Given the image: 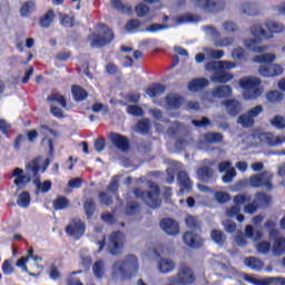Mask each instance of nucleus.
Segmentation results:
<instances>
[{
  "instance_id": "obj_19",
  "label": "nucleus",
  "mask_w": 285,
  "mask_h": 285,
  "mask_svg": "<svg viewBox=\"0 0 285 285\" xmlns=\"http://www.w3.org/2000/svg\"><path fill=\"white\" fill-rule=\"evenodd\" d=\"M222 106L226 108L227 114L232 117H237L243 109L242 104L237 99L224 100Z\"/></svg>"
},
{
  "instance_id": "obj_44",
  "label": "nucleus",
  "mask_w": 285,
  "mask_h": 285,
  "mask_svg": "<svg viewBox=\"0 0 285 285\" xmlns=\"http://www.w3.org/2000/svg\"><path fill=\"white\" fill-rule=\"evenodd\" d=\"M269 125H272L277 130L285 129V118L282 115H275L272 120H269Z\"/></svg>"
},
{
  "instance_id": "obj_29",
  "label": "nucleus",
  "mask_w": 285,
  "mask_h": 285,
  "mask_svg": "<svg viewBox=\"0 0 285 285\" xmlns=\"http://www.w3.org/2000/svg\"><path fill=\"white\" fill-rule=\"evenodd\" d=\"M166 92V87L161 83H153L150 87L146 89V94L150 98H158L159 96Z\"/></svg>"
},
{
  "instance_id": "obj_1",
  "label": "nucleus",
  "mask_w": 285,
  "mask_h": 285,
  "mask_svg": "<svg viewBox=\"0 0 285 285\" xmlns=\"http://www.w3.org/2000/svg\"><path fill=\"white\" fill-rule=\"evenodd\" d=\"M138 268V258L135 255L126 256L125 261H116L112 266L115 276L121 279H130Z\"/></svg>"
},
{
  "instance_id": "obj_11",
  "label": "nucleus",
  "mask_w": 285,
  "mask_h": 285,
  "mask_svg": "<svg viewBox=\"0 0 285 285\" xmlns=\"http://www.w3.org/2000/svg\"><path fill=\"white\" fill-rule=\"evenodd\" d=\"M125 235L121 230H116L109 237V253L114 256L121 254L124 248Z\"/></svg>"
},
{
  "instance_id": "obj_3",
  "label": "nucleus",
  "mask_w": 285,
  "mask_h": 285,
  "mask_svg": "<svg viewBox=\"0 0 285 285\" xmlns=\"http://www.w3.org/2000/svg\"><path fill=\"white\" fill-rule=\"evenodd\" d=\"M261 79L257 77H244L238 80V85L244 90V97L247 100H255L262 96Z\"/></svg>"
},
{
  "instance_id": "obj_12",
  "label": "nucleus",
  "mask_w": 285,
  "mask_h": 285,
  "mask_svg": "<svg viewBox=\"0 0 285 285\" xmlns=\"http://www.w3.org/2000/svg\"><path fill=\"white\" fill-rule=\"evenodd\" d=\"M209 68L214 70V75L210 77L214 83H229L234 76L224 70L223 67H217V62H210Z\"/></svg>"
},
{
  "instance_id": "obj_7",
  "label": "nucleus",
  "mask_w": 285,
  "mask_h": 285,
  "mask_svg": "<svg viewBox=\"0 0 285 285\" xmlns=\"http://www.w3.org/2000/svg\"><path fill=\"white\" fill-rule=\"evenodd\" d=\"M168 282L178 285H191L196 282V276L189 267L183 266L178 275L169 277Z\"/></svg>"
},
{
  "instance_id": "obj_18",
  "label": "nucleus",
  "mask_w": 285,
  "mask_h": 285,
  "mask_svg": "<svg viewBox=\"0 0 285 285\" xmlns=\"http://www.w3.org/2000/svg\"><path fill=\"white\" fill-rule=\"evenodd\" d=\"M183 242L193 249H198L203 246V239L195 232H185L183 235Z\"/></svg>"
},
{
  "instance_id": "obj_58",
  "label": "nucleus",
  "mask_w": 285,
  "mask_h": 285,
  "mask_svg": "<svg viewBox=\"0 0 285 285\" xmlns=\"http://www.w3.org/2000/svg\"><path fill=\"white\" fill-rule=\"evenodd\" d=\"M39 130H40V134H41L42 136H45L43 139H42V141H46V140H47L48 134H49V135H53V136L57 135V131H55L53 129H51L48 125H43V124L39 125Z\"/></svg>"
},
{
  "instance_id": "obj_20",
  "label": "nucleus",
  "mask_w": 285,
  "mask_h": 285,
  "mask_svg": "<svg viewBox=\"0 0 285 285\" xmlns=\"http://www.w3.org/2000/svg\"><path fill=\"white\" fill-rule=\"evenodd\" d=\"M259 43V38H249L244 40V46L247 48V50L254 53H263L268 50V47H258Z\"/></svg>"
},
{
  "instance_id": "obj_56",
  "label": "nucleus",
  "mask_w": 285,
  "mask_h": 285,
  "mask_svg": "<svg viewBox=\"0 0 285 285\" xmlns=\"http://www.w3.org/2000/svg\"><path fill=\"white\" fill-rule=\"evenodd\" d=\"M127 112L132 117H141L144 115V109L138 105H129L127 107Z\"/></svg>"
},
{
  "instance_id": "obj_49",
  "label": "nucleus",
  "mask_w": 285,
  "mask_h": 285,
  "mask_svg": "<svg viewBox=\"0 0 285 285\" xmlns=\"http://www.w3.org/2000/svg\"><path fill=\"white\" fill-rule=\"evenodd\" d=\"M60 23L65 28H72L75 27V17H70L67 13H60Z\"/></svg>"
},
{
  "instance_id": "obj_59",
  "label": "nucleus",
  "mask_w": 285,
  "mask_h": 285,
  "mask_svg": "<svg viewBox=\"0 0 285 285\" xmlns=\"http://www.w3.org/2000/svg\"><path fill=\"white\" fill-rule=\"evenodd\" d=\"M2 273L6 276H9L12 273H14V266L11 264L10 259L3 261V263H2Z\"/></svg>"
},
{
  "instance_id": "obj_30",
  "label": "nucleus",
  "mask_w": 285,
  "mask_h": 285,
  "mask_svg": "<svg viewBox=\"0 0 285 285\" xmlns=\"http://www.w3.org/2000/svg\"><path fill=\"white\" fill-rule=\"evenodd\" d=\"M245 265L254 272H261L264 267V262L257 257L248 256L245 259Z\"/></svg>"
},
{
  "instance_id": "obj_50",
  "label": "nucleus",
  "mask_w": 285,
  "mask_h": 285,
  "mask_svg": "<svg viewBox=\"0 0 285 285\" xmlns=\"http://www.w3.org/2000/svg\"><path fill=\"white\" fill-rule=\"evenodd\" d=\"M18 206L27 208L30 206V193L29 191H22L18 197Z\"/></svg>"
},
{
  "instance_id": "obj_27",
  "label": "nucleus",
  "mask_w": 285,
  "mask_h": 285,
  "mask_svg": "<svg viewBox=\"0 0 285 285\" xmlns=\"http://www.w3.org/2000/svg\"><path fill=\"white\" fill-rule=\"evenodd\" d=\"M71 92H72L73 100L77 102L85 101L89 97L88 91L78 85H73L71 87Z\"/></svg>"
},
{
  "instance_id": "obj_41",
  "label": "nucleus",
  "mask_w": 285,
  "mask_h": 285,
  "mask_svg": "<svg viewBox=\"0 0 285 285\" xmlns=\"http://www.w3.org/2000/svg\"><path fill=\"white\" fill-rule=\"evenodd\" d=\"M29 262V257L21 256L18 262H16V266L21 268L22 273L29 274L30 277H39V274L30 273L27 266Z\"/></svg>"
},
{
  "instance_id": "obj_2",
  "label": "nucleus",
  "mask_w": 285,
  "mask_h": 285,
  "mask_svg": "<svg viewBox=\"0 0 285 285\" xmlns=\"http://www.w3.org/2000/svg\"><path fill=\"white\" fill-rule=\"evenodd\" d=\"M149 189L150 190L134 188L132 195L137 199H141L142 202H145V204L147 206H149L150 208H153V209L158 208L159 206L163 205V200H160V198H159L160 188L156 183L151 181L149 184Z\"/></svg>"
},
{
  "instance_id": "obj_31",
  "label": "nucleus",
  "mask_w": 285,
  "mask_h": 285,
  "mask_svg": "<svg viewBox=\"0 0 285 285\" xmlns=\"http://www.w3.org/2000/svg\"><path fill=\"white\" fill-rule=\"evenodd\" d=\"M267 102L277 105L281 104L284 100V94L279 90H269L267 91L265 96Z\"/></svg>"
},
{
  "instance_id": "obj_9",
  "label": "nucleus",
  "mask_w": 285,
  "mask_h": 285,
  "mask_svg": "<svg viewBox=\"0 0 285 285\" xmlns=\"http://www.w3.org/2000/svg\"><path fill=\"white\" fill-rule=\"evenodd\" d=\"M196 8H202L207 13H219L225 4L222 0H191Z\"/></svg>"
},
{
  "instance_id": "obj_61",
  "label": "nucleus",
  "mask_w": 285,
  "mask_h": 285,
  "mask_svg": "<svg viewBox=\"0 0 285 285\" xmlns=\"http://www.w3.org/2000/svg\"><path fill=\"white\" fill-rule=\"evenodd\" d=\"M48 275H49V278H51L53 282L61 278V273L59 272L57 265H51V267H49Z\"/></svg>"
},
{
  "instance_id": "obj_8",
  "label": "nucleus",
  "mask_w": 285,
  "mask_h": 285,
  "mask_svg": "<svg viewBox=\"0 0 285 285\" xmlns=\"http://www.w3.org/2000/svg\"><path fill=\"white\" fill-rule=\"evenodd\" d=\"M263 111V106L256 105L252 109L247 110L246 114L238 116L237 122L240 124L243 128H252L255 124L254 119L258 118Z\"/></svg>"
},
{
  "instance_id": "obj_47",
  "label": "nucleus",
  "mask_w": 285,
  "mask_h": 285,
  "mask_svg": "<svg viewBox=\"0 0 285 285\" xmlns=\"http://www.w3.org/2000/svg\"><path fill=\"white\" fill-rule=\"evenodd\" d=\"M141 210V205L137 202H130L125 209L126 215L134 216Z\"/></svg>"
},
{
  "instance_id": "obj_5",
  "label": "nucleus",
  "mask_w": 285,
  "mask_h": 285,
  "mask_svg": "<svg viewBox=\"0 0 285 285\" xmlns=\"http://www.w3.org/2000/svg\"><path fill=\"white\" fill-rule=\"evenodd\" d=\"M273 178L274 175L271 171H261L249 176L248 185L253 188H264L267 191H272L274 189Z\"/></svg>"
},
{
  "instance_id": "obj_15",
  "label": "nucleus",
  "mask_w": 285,
  "mask_h": 285,
  "mask_svg": "<svg viewBox=\"0 0 285 285\" xmlns=\"http://www.w3.org/2000/svg\"><path fill=\"white\" fill-rule=\"evenodd\" d=\"M159 225L167 235L176 236L179 234V224L174 218H161Z\"/></svg>"
},
{
  "instance_id": "obj_21",
  "label": "nucleus",
  "mask_w": 285,
  "mask_h": 285,
  "mask_svg": "<svg viewBox=\"0 0 285 285\" xmlns=\"http://www.w3.org/2000/svg\"><path fill=\"white\" fill-rule=\"evenodd\" d=\"M233 89L229 86H219L212 89L210 95L214 99H227L232 96Z\"/></svg>"
},
{
  "instance_id": "obj_33",
  "label": "nucleus",
  "mask_w": 285,
  "mask_h": 285,
  "mask_svg": "<svg viewBox=\"0 0 285 285\" xmlns=\"http://www.w3.org/2000/svg\"><path fill=\"white\" fill-rule=\"evenodd\" d=\"M175 266L176 265L173 261H169L168 258H160L158 269L160 273L168 274L174 272Z\"/></svg>"
},
{
  "instance_id": "obj_13",
  "label": "nucleus",
  "mask_w": 285,
  "mask_h": 285,
  "mask_svg": "<svg viewBox=\"0 0 285 285\" xmlns=\"http://www.w3.org/2000/svg\"><path fill=\"white\" fill-rule=\"evenodd\" d=\"M250 202V196L245 194L236 195L234 197V206L226 209V215L229 217H235L240 214V206Z\"/></svg>"
},
{
  "instance_id": "obj_64",
  "label": "nucleus",
  "mask_w": 285,
  "mask_h": 285,
  "mask_svg": "<svg viewBox=\"0 0 285 285\" xmlns=\"http://www.w3.org/2000/svg\"><path fill=\"white\" fill-rule=\"evenodd\" d=\"M271 250V243L269 242H261L257 244V252L262 254H268Z\"/></svg>"
},
{
  "instance_id": "obj_34",
  "label": "nucleus",
  "mask_w": 285,
  "mask_h": 285,
  "mask_svg": "<svg viewBox=\"0 0 285 285\" xmlns=\"http://www.w3.org/2000/svg\"><path fill=\"white\" fill-rule=\"evenodd\" d=\"M52 206L55 210H65L70 207V200L65 196H58L52 200Z\"/></svg>"
},
{
  "instance_id": "obj_48",
  "label": "nucleus",
  "mask_w": 285,
  "mask_h": 285,
  "mask_svg": "<svg viewBox=\"0 0 285 285\" xmlns=\"http://www.w3.org/2000/svg\"><path fill=\"white\" fill-rule=\"evenodd\" d=\"M142 26V22L141 20H138V19H131V20H128L126 26H125V29L128 31V32H134V31H137L139 28H141Z\"/></svg>"
},
{
  "instance_id": "obj_40",
  "label": "nucleus",
  "mask_w": 285,
  "mask_h": 285,
  "mask_svg": "<svg viewBox=\"0 0 285 285\" xmlns=\"http://www.w3.org/2000/svg\"><path fill=\"white\" fill-rule=\"evenodd\" d=\"M224 139L223 134L219 132H209V134H204V140L207 144H220Z\"/></svg>"
},
{
  "instance_id": "obj_26",
  "label": "nucleus",
  "mask_w": 285,
  "mask_h": 285,
  "mask_svg": "<svg viewBox=\"0 0 285 285\" xmlns=\"http://www.w3.org/2000/svg\"><path fill=\"white\" fill-rule=\"evenodd\" d=\"M209 81L207 78H195L188 83V89L191 92H198L199 90L208 87Z\"/></svg>"
},
{
  "instance_id": "obj_63",
  "label": "nucleus",
  "mask_w": 285,
  "mask_h": 285,
  "mask_svg": "<svg viewBox=\"0 0 285 285\" xmlns=\"http://www.w3.org/2000/svg\"><path fill=\"white\" fill-rule=\"evenodd\" d=\"M223 27H224V30L227 32V33H234V32H237L238 31V26L237 23L233 22V21H225L223 23Z\"/></svg>"
},
{
  "instance_id": "obj_42",
  "label": "nucleus",
  "mask_w": 285,
  "mask_h": 285,
  "mask_svg": "<svg viewBox=\"0 0 285 285\" xmlns=\"http://www.w3.org/2000/svg\"><path fill=\"white\" fill-rule=\"evenodd\" d=\"M273 253L276 256H281L285 254V238H282V237L275 238Z\"/></svg>"
},
{
  "instance_id": "obj_6",
  "label": "nucleus",
  "mask_w": 285,
  "mask_h": 285,
  "mask_svg": "<svg viewBox=\"0 0 285 285\" xmlns=\"http://www.w3.org/2000/svg\"><path fill=\"white\" fill-rule=\"evenodd\" d=\"M276 59V56L274 53H264L254 57L253 61L255 63H268L269 69V78L279 76L284 72L283 67L279 65L273 63Z\"/></svg>"
},
{
  "instance_id": "obj_28",
  "label": "nucleus",
  "mask_w": 285,
  "mask_h": 285,
  "mask_svg": "<svg viewBox=\"0 0 285 285\" xmlns=\"http://www.w3.org/2000/svg\"><path fill=\"white\" fill-rule=\"evenodd\" d=\"M83 210H85L87 220H91L97 210V206L94 198L89 197L85 200Z\"/></svg>"
},
{
  "instance_id": "obj_43",
  "label": "nucleus",
  "mask_w": 285,
  "mask_h": 285,
  "mask_svg": "<svg viewBox=\"0 0 285 285\" xmlns=\"http://www.w3.org/2000/svg\"><path fill=\"white\" fill-rule=\"evenodd\" d=\"M47 101L58 102L63 109L68 108V102L66 101L65 97L59 92L52 94L51 96L47 97Z\"/></svg>"
},
{
  "instance_id": "obj_25",
  "label": "nucleus",
  "mask_w": 285,
  "mask_h": 285,
  "mask_svg": "<svg viewBox=\"0 0 285 285\" xmlns=\"http://www.w3.org/2000/svg\"><path fill=\"white\" fill-rule=\"evenodd\" d=\"M261 140H263L268 147H276L284 142L279 136H275L272 132H265L259 135Z\"/></svg>"
},
{
  "instance_id": "obj_16",
  "label": "nucleus",
  "mask_w": 285,
  "mask_h": 285,
  "mask_svg": "<svg viewBox=\"0 0 285 285\" xmlns=\"http://www.w3.org/2000/svg\"><path fill=\"white\" fill-rule=\"evenodd\" d=\"M114 39L115 35L112 32V29L107 28L105 30L104 37L97 36L96 38L91 39L90 46L92 48H100L110 45Z\"/></svg>"
},
{
  "instance_id": "obj_4",
  "label": "nucleus",
  "mask_w": 285,
  "mask_h": 285,
  "mask_svg": "<svg viewBox=\"0 0 285 285\" xmlns=\"http://www.w3.org/2000/svg\"><path fill=\"white\" fill-rule=\"evenodd\" d=\"M265 28H263L262 24L255 23L250 28L252 33L257 37V38H265V39H271L273 38L274 33H283L285 31V27L281 23H277L275 21H266Z\"/></svg>"
},
{
  "instance_id": "obj_53",
  "label": "nucleus",
  "mask_w": 285,
  "mask_h": 285,
  "mask_svg": "<svg viewBox=\"0 0 285 285\" xmlns=\"http://www.w3.org/2000/svg\"><path fill=\"white\" fill-rule=\"evenodd\" d=\"M98 197L101 205L112 206L114 198L112 196L108 195L106 191H99Z\"/></svg>"
},
{
  "instance_id": "obj_14",
  "label": "nucleus",
  "mask_w": 285,
  "mask_h": 285,
  "mask_svg": "<svg viewBox=\"0 0 285 285\" xmlns=\"http://www.w3.org/2000/svg\"><path fill=\"white\" fill-rule=\"evenodd\" d=\"M108 139L110 140L111 145L121 151H126L128 148H130V141L125 135L110 132L108 135Z\"/></svg>"
},
{
  "instance_id": "obj_24",
  "label": "nucleus",
  "mask_w": 285,
  "mask_h": 285,
  "mask_svg": "<svg viewBox=\"0 0 285 285\" xmlns=\"http://www.w3.org/2000/svg\"><path fill=\"white\" fill-rule=\"evenodd\" d=\"M256 205H258L261 208H268L272 206L273 197L264 191H258L255 195Z\"/></svg>"
},
{
  "instance_id": "obj_52",
  "label": "nucleus",
  "mask_w": 285,
  "mask_h": 285,
  "mask_svg": "<svg viewBox=\"0 0 285 285\" xmlns=\"http://www.w3.org/2000/svg\"><path fill=\"white\" fill-rule=\"evenodd\" d=\"M134 11H136L137 17L144 18L148 16L150 9L145 3H138L136 8H134Z\"/></svg>"
},
{
  "instance_id": "obj_32",
  "label": "nucleus",
  "mask_w": 285,
  "mask_h": 285,
  "mask_svg": "<svg viewBox=\"0 0 285 285\" xmlns=\"http://www.w3.org/2000/svg\"><path fill=\"white\" fill-rule=\"evenodd\" d=\"M196 175L202 181L208 183L212 179L214 171L209 166H202L198 171H196Z\"/></svg>"
},
{
  "instance_id": "obj_57",
  "label": "nucleus",
  "mask_w": 285,
  "mask_h": 285,
  "mask_svg": "<svg viewBox=\"0 0 285 285\" xmlns=\"http://www.w3.org/2000/svg\"><path fill=\"white\" fill-rule=\"evenodd\" d=\"M214 63H216V68H223V71L232 70L237 67V63L232 61H214Z\"/></svg>"
},
{
  "instance_id": "obj_60",
  "label": "nucleus",
  "mask_w": 285,
  "mask_h": 285,
  "mask_svg": "<svg viewBox=\"0 0 285 285\" xmlns=\"http://www.w3.org/2000/svg\"><path fill=\"white\" fill-rule=\"evenodd\" d=\"M234 177H237V171L235 170V168H230L229 170L225 171V175L222 179L224 184H230Z\"/></svg>"
},
{
  "instance_id": "obj_38",
  "label": "nucleus",
  "mask_w": 285,
  "mask_h": 285,
  "mask_svg": "<svg viewBox=\"0 0 285 285\" xmlns=\"http://www.w3.org/2000/svg\"><path fill=\"white\" fill-rule=\"evenodd\" d=\"M185 225L193 232L200 230L202 228L198 217L191 215H188L187 218H185Z\"/></svg>"
},
{
  "instance_id": "obj_17",
  "label": "nucleus",
  "mask_w": 285,
  "mask_h": 285,
  "mask_svg": "<svg viewBox=\"0 0 285 285\" xmlns=\"http://www.w3.org/2000/svg\"><path fill=\"white\" fill-rule=\"evenodd\" d=\"M176 179L178 180V185L181 187L178 191V196H184L186 191H191L193 181L189 179L187 171H179Z\"/></svg>"
},
{
  "instance_id": "obj_45",
  "label": "nucleus",
  "mask_w": 285,
  "mask_h": 285,
  "mask_svg": "<svg viewBox=\"0 0 285 285\" xmlns=\"http://www.w3.org/2000/svg\"><path fill=\"white\" fill-rule=\"evenodd\" d=\"M33 10H36V2L32 0L26 1L20 9L21 17H28Z\"/></svg>"
},
{
  "instance_id": "obj_23",
  "label": "nucleus",
  "mask_w": 285,
  "mask_h": 285,
  "mask_svg": "<svg viewBox=\"0 0 285 285\" xmlns=\"http://www.w3.org/2000/svg\"><path fill=\"white\" fill-rule=\"evenodd\" d=\"M165 104L170 110H178L184 104V97L171 94L170 96H165Z\"/></svg>"
},
{
  "instance_id": "obj_54",
  "label": "nucleus",
  "mask_w": 285,
  "mask_h": 285,
  "mask_svg": "<svg viewBox=\"0 0 285 285\" xmlns=\"http://www.w3.org/2000/svg\"><path fill=\"white\" fill-rule=\"evenodd\" d=\"M214 197L218 204H226L230 200L229 194L226 191H222V190L215 191Z\"/></svg>"
},
{
  "instance_id": "obj_36",
  "label": "nucleus",
  "mask_w": 285,
  "mask_h": 285,
  "mask_svg": "<svg viewBox=\"0 0 285 285\" xmlns=\"http://www.w3.org/2000/svg\"><path fill=\"white\" fill-rule=\"evenodd\" d=\"M55 20V12L53 10H48L43 17L40 18V20L38 21V23L45 28V29H48L50 28V26L52 24Z\"/></svg>"
},
{
  "instance_id": "obj_51",
  "label": "nucleus",
  "mask_w": 285,
  "mask_h": 285,
  "mask_svg": "<svg viewBox=\"0 0 285 285\" xmlns=\"http://www.w3.org/2000/svg\"><path fill=\"white\" fill-rule=\"evenodd\" d=\"M168 29L167 24H161V23H151L149 27L146 29H142L141 32H149V33H157L159 31Z\"/></svg>"
},
{
  "instance_id": "obj_39",
  "label": "nucleus",
  "mask_w": 285,
  "mask_h": 285,
  "mask_svg": "<svg viewBox=\"0 0 285 285\" xmlns=\"http://www.w3.org/2000/svg\"><path fill=\"white\" fill-rule=\"evenodd\" d=\"M195 21H197V16L191 14V13H184V14L178 16V17L175 18V22L178 26H183V24H186V23H191V22H195Z\"/></svg>"
},
{
  "instance_id": "obj_10",
  "label": "nucleus",
  "mask_w": 285,
  "mask_h": 285,
  "mask_svg": "<svg viewBox=\"0 0 285 285\" xmlns=\"http://www.w3.org/2000/svg\"><path fill=\"white\" fill-rule=\"evenodd\" d=\"M65 233L76 239H80L86 233V225L81 218H71V222L65 228Z\"/></svg>"
},
{
  "instance_id": "obj_62",
  "label": "nucleus",
  "mask_w": 285,
  "mask_h": 285,
  "mask_svg": "<svg viewBox=\"0 0 285 285\" xmlns=\"http://www.w3.org/2000/svg\"><path fill=\"white\" fill-rule=\"evenodd\" d=\"M27 169L32 171V177H38L40 171V165L38 159L32 160L29 165H27Z\"/></svg>"
},
{
  "instance_id": "obj_35",
  "label": "nucleus",
  "mask_w": 285,
  "mask_h": 285,
  "mask_svg": "<svg viewBox=\"0 0 285 285\" xmlns=\"http://www.w3.org/2000/svg\"><path fill=\"white\" fill-rule=\"evenodd\" d=\"M210 238L217 245L226 244L227 240L226 234L220 229H212Z\"/></svg>"
},
{
  "instance_id": "obj_37",
  "label": "nucleus",
  "mask_w": 285,
  "mask_h": 285,
  "mask_svg": "<svg viewBox=\"0 0 285 285\" xmlns=\"http://www.w3.org/2000/svg\"><path fill=\"white\" fill-rule=\"evenodd\" d=\"M23 170L20 168H14L13 173H12V177H16L14 179V185L16 186H20L22 184H27L30 181V177H27L26 175H22Z\"/></svg>"
},
{
  "instance_id": "obj_46",
  "label": "nucleus",
  "mask_w": 285,
  "mask_h": 285,
  "mask_svg": "<svg viewBox=\"0 0 285 285\" xmlns=\"http://www.w3.org/2000/svg\"><path fill=\"white\" fill-rule=\"evenodd\" d=\"M92 269H94L95 277L98 278V279H101L105 275V263H104V261H101V259L97 261L94 264Z\"/></svg>"
},
{
  "instance_id": "obj_22",
  "label": "nucleus",
  "mask_w": 285,
  "mask_h": 285,
  "mask_svg": "<svg viewBox=\"0 0 285 285\" xmlns=\"http://www.w3.org/2000/svg\"><path fill=\"white\" fill-rule=\"evenodd\" d=\"M110 7L120 14L132 16L134 9L131 6L125 4L122 0H110Z\"/></svg>"
},
{
  "instance_id": "obj_55",
  "label": "nucleus",
  "mask_w": 285,
  "mask_h": 285,
  "mask_svg": "<svg viewBox=\"0 0 285 285\" xmlns=\"http://www.w3.org/2000/svg\"><path fill=\"white\" fill-rule=\"evenodd\" d=\"M137 130L141 135H148V132L150 130V122H149V120L148 119H144V120L138 121Z\"/></svg>"
}]
</instances>
